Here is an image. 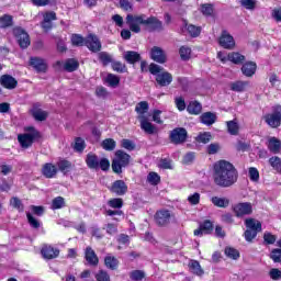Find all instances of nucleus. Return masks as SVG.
Wrapping results in <instances>:
<instances>
[{
  "label": "nucleus",
  "mask_w": 281,
  "mask_h": 281,
  "mask_svg": "<svg viewBox=\"0 0 281 281\" xmlns=\"http://www.w3.org/2000/svg\"><path fill=\"white\" fill-rule=\"evenodd\" d=\"M57 168L60 172H63L64 175H67V172L71 170L72 165H71V161L64 159L57 162Z\"/></svg>",
  "instance_id": "36"
},
{
  "label": "nucleus",
  "mask_w": 281,
  "mask_h": 281,
  "mask_svg": "<svg viewBox=\"0 0 281 281\" xmlns=\"http://www.w3.org/2000/svg\"><path fill=\"white\" fill-rule=\"evenodd\" d=\"M239 3L241 8H245V10H256L258 0H240Z\"/></svg>",
  "instance_id": "46"
},
{
  "label": "nucleus",
  "mask_w": 281,
  "mask_h": 281,
  "mask_svg": "<svg viewBox=\"0 0 281 281\" xmlns=\"http://www.w3.org/2000/svg\"><path fill=\"white\" fill-rule=\"evenodd\" d=\"M85 258L91 267H98L100 259L98 258V255H95V250L91 248V246H88L85 250Z\"/></svg>",
  "instance_id": "21"
},
{
  "label": "nucleus",
  "mask_w": 281,
  "mask_h": 281,
  "mask_svg": "<svg viewBox=\"0 0 281 281\" xmlns=\"http://www.w3.org/2000/svg\"><path fill=\"white\" fill-rule=\"evenodd\" d=\"M130 278L133 281H142L146 278V272H144L143 270H133L132 272H130Z\"/></svg>",
  "instance_id": "43"
},
{
  "label": "nucleus",
  "mask_w": 281,
  "mask_h": 281,
  "mask_svg": "<svg viewBox=\"0 0 281 281\" xmlns=\"http://www.w3.org/2000/svg\"><path fill=\"white\" fill-rule=\"evenodd\" d=\"M245 225L247 229H251L252 232H262V223L255 218H247L245 221Z\"/></svg>",
  "instance_id": "29"
},
{
  "label": "nucleus",
  "mask_w": 281,
  "mask_h": 281,
  "mask_svg": "<svg viewBox=\"0 0 281 281\" xmlns=\"http://www.w3.org/2000/svg\"><path fill=\"white\" fill-rule=\"evenodd\" d=\"M201 12L204 16H212L214 14V7L210 3L202 4Z\"/></svg>",
  "instance_id": "58"
},
{
  "label": "nucleus",
  "mask_w": 281,
  "mask_h": 281,
  "mask_svg": "<svg viewBox=\"0 0 281 281\" xmlns=\"http://www.w3.org/2000/svg\"><path fill=\"white\" fill-rule=\"evenodd\" d=\"M71 43L76 47H82V45H85V37H82V35L74 34L71 36Z\"/></svg>",
  "instance_id": "57"
},
{
  "label": "nucleus",
  "mask_w": 281,
  "mask_h": 281,
  "mask_svg": "<svg viewBox=\"0 0 281 281\" xmlns=\"http://www.w3.org/2000/svg\"><path fill=\"white\" fill-rule=\"evenodd\" d=\"M78 67H80V64L78 63V60L74 58L67 59L66 63L64 64L65 71H69V72L76 71Z\"/></svg>",
  "instance_id": "35"
},
{
  "label": "nucleus",
  "mask_w": 281,
  "mask_h": 281,
  "mask_svg": "<svg viewBox=\"0 0 281 281\" xmlns=\"http://www.w3.org/2000/svg\"><path fill=\"white\" fill-rule=\"evenodd\" d=\"M263 120L270 128H278L281 125V105L274 106L272 113L266 114Z\"/></svg>",
  "instance_id": "7"
},
{
  "label": "nucleus",
  "mask_w": 281,
  "mask_h": 281,
  "mask_svg": "<svg viewBox=\"0 0 281 281\" xmlns=\"http://www.w3.org/2000/svg\"><path fill=\"white\" fill-rule=\"evenodd\" d=\"M270 166L274 169L278 170V172H281V158L278 156H273L269 159Z\"/></svg>",
  "instance_id": "52"
},
{
  "label": "nucleus",
  "mask_w": 281,
  "mask_h": 281,
  "mask_svg": "<svg viewBox=\"0 0 281 281\" xmlns=\"http://www.w3.org/2000/svg\"><path fill=\"white\" fill-rule=\"evenodd\" d=\"M188 267L193 276H199L201 278V276H204L205 273L198 260H190Z\"/></svg>",
  "instance_id": "26"
},
{
  "label": "nucleus",
  "mask_w": 281,
  "mask_h": 281,
  "mask_svg": "<svg viewBox=\"0 0 281 281\" xmlns=\"http://www.w3.org/2000/svg\"><path fill=\"white\" fill-rule=\"evenodd\" d=\"M125 21L131 32H134V34H139V32H142L140 25H144L146 23V15L127 14Z\"/></svg>",
  "instance_id": "6"
},
{
  "label": "nucleus",
  "mask_w": 281,
  "mask_h": 281,
  "mask_svg": "<svg viewBox=\"0 0 281 281\" xmlns=\"http://www.w3.org/2000/svg\"><path fill=\"white\" fill-rule=\"evenodd\" d=\"M94 278L97 281H111V276L106 270H99L95 274Z\"/></svg>",
  "instance_id": "51"
},
{
  "label": "nucleus",
  "mask_w": 281,
  "mask_h": 281,
  "mask_svg": "<svg viewBox=\"0 0 281 281\" xmlns=\"http://www.w3.org/2000/svg\"><path fill=\"white\" fill-rule=\"evenodd\" d=\"M135 111L138 113L139 117H144V113H147L148 111V102L140 101L138 104H136Z\"/></svg>",
  "instance_id": "45"
},
{
  "label": "nucleus",
  "mask_w": 281,
  "mask_h": 281,
  "mask_svg": "<svg viewBox=\"0 0 281 281\" xmlns=\"http://www.w3.org/2000/svg\"><path fill=\"white\" fill-rule=\"evenodd\" d=\"M276 240H278V237L273 234H271L270 232H266L263 234V243L266 245H273L276 243Z\"/></svg>",
  "instance_id": "56"
},
{
  "label": "nucleus",
  "mask_w": 281,
  "mask_h": 281,
  "mask_svg": "<svg viewBox=\"0 0 281 281\" xmlns=\"http://www.w3.org/2000/svg\"><path fill=\"white\" fill-rule=\"evenodd\" d=\"M13 35L15 36L21 49H27V47H30V35L27 32H25V30H23V27H14Z\"/></svg>",
  "instance_id": "9"
},
{
  "label": "nucleus",
  "mask_w": 281,
  "mask_h": 281,
  "mask_svg": "<svg viewBox=\"0 0 281 281\" xmlns=\"http://www.w3.org/2000/svg\"><path fill=\"white\" fill-rule=\"evenodd\" d=\"M169 139L171 144L179 146L180 144H186L188 140V130L184 127H176L169 134Z\"/></svg>",
  "instance_id": "8"
},
{
  "label": "nucleus",
  "mask_w": 281,
  "mask_h": 281,
  "mask_svg": "<svg viewBox=\"0 0 281 281\" xmlns=\"http://www.w3.org/2000/svg\"><path fill=\"white\" fill-rule=\"evenodd\" d=\"M123 58L130 65H135V63H139L142 60V55L135 50H127L124 53Z\"/></svg>",
  "instance_id": "25"
},
{
  "label": "nucleus",
  "mask_w": 281,
  "mask_h": 281,
  "mask_svg": "<svg viewBox=\"0 0 281 281\" xmlns=\"http://www.w3.org/2000/svg\"><path fill=\"white\" fill-rule=\"evenodd\" d=\"M225 256L232 260H238L240 258V252L232 247H226L224 250Z\"/></svg>",
  "instance_id": "42"
},
{
  "label": "nucleus",
  "mask_w": 281,
  "mask_h": 281,
  "mask_svg": "<svg viewBox=\"0 0 281 281\" xmlns=\"http://www.w3.org/2000/svg\"><path fill=\"white\" fill-rule=\"evenodd\" d=\"M150 58L151 60H155V63H159L160 65H164L166 63L167 57H166V52L161 47L154 46L150 49Z\"/></svg>",
  "instance_id": "19"
},
{
  "label": "nucleus",
  "mask_w": 281,
  "mask_h": 281,
  "mask_svg": "<svg viewBox=\"0 0 281 281\" xmlns=\"http://www.w3.org/2000/svg\"><path fill=\"white\" fill-rule=\"evenodd\" d=\"M0 85L4 89L12 90V89H16L19 81H16V79L10 75H2L0 77Z\"/></svg>",
  "instance_id": "20"
},
{
  "label": "nucleus",
  "mask_w": 281,
  "mask_h": 281,
  "mask_svg": "<svg viewBox=\"0 0 281 281\" xmlns=\"http://www.w3.org/2000/svg\"><path fill=\"white\" fill-rule=\"evenodd\" d=\"M248 177L250 181L258 182L260 180V172L256 167H250L248 169Z\"/></svg>",
  "instance_id": "50"
},
{
  "label": "nucleus",
  "mask_w": 281,
  "mask_h": 281,
  "mask_svg": "<svg viewBox=\"0 0 281 281\" xmlns=\"http://www.w3.org/2000/svg\"><path fill=\"white\" fill-rule=\"evenodd\" d=\"M218 44L224 49H234V47H236V41H234V36H232V34H229L227 31H222Z\"/></svg>",
  "instance_id": "12"
},
{
  "label": "nucleus",
  "mask_w": 281,
  "mask_h": 281,
  "mask_svg": "<svg viewBox=\"0 0 281 281\" xmlns=\"http://www.w3.org/2000/svg\"><path fill=\"white\" fill-rule=\"evenodd\" d=\"M271 19H273L276 23H281V7L271 10Z\"/></svg>",
  "instance_id": "61"
},
{
  "label": "nucleus",
  "mask_w": 281,
  "mask_h": 281,
  "mask_svg": "<svg viewBox=\"0 0 281 281\" xmlns=\"http://www.w3.org/2000/svg\"><path fill=\"white\" fill-rule=\"evenodd\" d=\"M228 60H231V63H234V65H243V61L245 60V56L241 55L240 53H229Z\"/></svg>",
  "instance_id": "38"
},
{
  "label": "nucleus",
  "mask_w": 281,
  "mask_h": 281,
  "mask_svg": "<svg viewBox=\"0 0 281 281\" xmlns=\"http://www.w3.org/2000/svg\"><path fill=\"white\" fill-rule=\"evenodd\" d=\"M104 265L108 269L115 271V269H117V267L120 265V261L117 260V258H115L113 256H106L104 258Z\"/></svg>",
  "instance_id": "33"
},
{
  "label": "nucleus",
  "mask_w": 281,
  "mask_h": 281,
  "mask_svg": "<svg viewBox=\"0 0 281 281\" xmlns=\"http://www.w3.org/2000/svg\"><path fill=\"white\" fill-rule=\"evenodd\" d=\"M41 254L45 260H54V258H58V256H60V250L58 248H54L53 246L44 245Z\"/></svg>",
  "instance_id": "17"
},
{
  "label": "nucleus",
  "mask_w": 281,
  "mask_h": 281,
  "mask_svg": "<svg viewBox=\"0 0 281 281\" xmlns=\"http://www.w3.org/2000/svg\"><path fill=\"white\" fill-rule=\"evenodd\" d=\"M213 180L218 188H232L238 181V171L232 162L220 160L214 165Z\"/></svg>",
  "instance_id": "1"
},
{
  "label": "nucleus",
  "mask_w": 281,
  "mask_h": 281,
  "mask_svg": "<svg viewBox=\"0 0 281 281\" xmlns=\"http://www.w3.org/2000/svg\"><path fill=\"white\" fill-rule=\"evenodd\" d=\"M233 212L238 218L249 216L254 212V206L249 202L238 203L234 206Z\"/></svg>",
  "instance_id": "11"
},
{
  "label": "nucleus",
  "mask_w": 281,
  "mask_h": 281,
  "mask_svg": "<svg viewBox=\"0 0 281 281\" xmlns=\"http://www.w3.org/2000/svg\"><path fill=\"white\" fill-rule=\"evenodd\" d=\"M14 25L12 15L4 14L0 18V27L5 30L7 27H12Z\"/></svg>",
  "instance_id": "37"
},
{
  "label": "nucleus",
  "mask_w": 281,
  "mask_h": 281,
  "mask_svg": "<svg viewBox=\"0 0 281 281\" xmlns=\"http://www.w3.org/2000/svg\"><path fill=\"white\" fill-rule=\"evenodd\" d=\"M110 191L113 194H116V196H124V194L128 192V186H126V182H124V180H116L112 183Z\"/></svg>",
  "instance_id": "15"
},
{
  "label": "nucleus",
  "mask_w": 281,
  "mask_h": 281,
  "mask_svg": "<svg viewBox=\"0 0 281 281\" xmlns=\"http://www.w3.org/2000/svg\"><path fill=\"white\" fill-rule=\"evenodd\" d=\"M131 164V155L124 150L119 149L115 151V158L112 160V170L115 175H122V168H126Z\"/></svg>",
  "instance_id": "5"
},
{
  "label": "nucleus",
  "mask_w": 281,
  "mask_h": 281,
  "mask_svg": "<svg viewBox=\"0 0 281 281\" xmlns=\"http://www.w3.org/2000/svg\"><path fill=\"white\" fill-rule=\"evenodd\" d=\"M26 218L33 229H38V227H41V222H38L32 213H26Z\"/></svg>",
  "instance_id": "55"
},
{
  "label": "nucleus",
  "mask_w": 281,
  "mask_h": 281,
  "mask_svg": "<svg viewBox=\"0 0 281 281\" xmlns=\"http://www.w3.org/2000/svg\"><path fill=\"white\" fill-rule=\"evenodd\" d=\"M108 205L114 210H122L124 206V200H122V198H113L108 201Z\"/></svg>",
  "instance_id": "40"
},
{
  "label": "nucleus",
  "mask_w": 281,
  "mask_h": 281,
  "mask_svg": "<svg viewBox=\"0 0 281 281\" xmlns=\"http://www.w3.org/2000/svg\"><path fill=\"white\" fill-rule=\"evenodd\" d=\"M211 202L215 207H229V199L227 198L213 196Z\"/></svg>",
  "instance_id": "32"
},
{
  "label": "nucleus",
  "mask_w": 281,
  "mask_h": 281,
  "mask_svg": "<svg viewBox=\"0 0 281 281\" xmlns=\"http://www.w3.org/2000/svg\"><path fill=\"white\" fill-rule=\"evenodd\" d=\"M85 45L86 47H88V49L90 52H92L93 54H98V52H100L102 49V42H100V38H98L95 35L93 34H89L86 38H85Z\"/></svg>",
  "instance_id": "10"
},
{
  "label": "nucleus",
  "mask_w": 281,
  "mask_h": 281,
  "mask_svg": "<svg viewBox=\"0 0 281 281\" xmlns=\"http://www.w3.org/2000/svg\"><path fill=\"white\" fill-rule=\"evenodd\" d=\"M245 236V240H247V243H251V240H254V238H256V236H258V231H251L249 228H247L244 233Z\"/></svg>",
  "instance_id": "63"
},
{
  "label": "nucleus",
  "mask_w": 281,
  "mask_h": 281,
  "mask_svg": "<svg viewBox=\"0 0 281 281\" xmlns=\"http://www.w3.org/2000/svg\"><path fill=\"white\" fill-rule=\"evenodd\" d=\"M187 32L192 36L193 38H196L201 34V27L195 26L193 24L187 25Z\"/></svg>",
  "instance_id": "53"
},
{
  "label": "nucleus",
  "mask_w": 281,
  "mask_h": 281,
  "mask_svg": "<svg viewBox=\"0 0 281 281\" xmlns=\"http://www.w3.org/2000/svg\"><path fill=\"white\" fill-rule=\"evenodd\" d=\"M25 132L24 134L18 135V142L23 148H30L35 139H41V132L32 126L25 127Z\"/></svg>",
  "instance_id": "4"
},
{
  "label": "nucleus",
  "mask_w": 281,
  "mask_h": 281,
  "mask_svg": "<svg viewBox=\"0 0 281 281\" xmlns=\"http://www.w3.org/2000/svg\"><path fill=\"white\" fill-rule=\"evenodd\" d=\"M86 164L90 170H103L106 172L111 168V161L108 158H99L98 155L89 153L86 156Z\"/></svg>",
  "instance_id": "3"
},
{
  "label": "nucleus",
  "mask_w": 281,
  "mask_h": 281,
  "mask_svg": "<svg viewBox=\"0 0 281 281\" xmlns=\"http://www.w3.org/2000/svg\"><path fill=\"white\" fill-rule=\"evenodd\" d=\"M10 205H12V207L18 210L19 212H23L24 210L23 202H21L19 198H12L10 200Z\"/></svg>",
  "instance_id": "59"
},
{
  "label": "nucleus",
  "mask_w": 281,
  "mask_h": 281,
  "mask_svg": "<svg viewBox=\"0 0 281 281\" xmlns=\"http://www.w3.org/2000/svg\"><path fill=\"white\" fill-rule=\"evenodd\" d=\"M105 82H108V85L110 87H117L120 85V77L113 75V74H109L105 78Z\"/></svg>",
  "instance_id": "48"
},
{
  "label": "nucleus",
  "mask_w": 281,
  "mask_h": 281,
  "mask_svg": "<svg viewBox=\"0 0 281 281\" xmlns=\"http://www.w3.org/2000/svg\"><path fill=\"white\" fill-rule=\"evenodd\" d=\"M202 109H203V106L201 105V103H199L196 101L190 102L189 105L187 106V111L191 115H199V113H201Z\"/></svg>",
  "instance_id": "34"
},
{
  "label": "nucleus",
  "mask_w": 281,
  "mask_h": 281,
  "mask_svg": "<svg viewBox=\"0 0 281 281\" xmlns=\"http://www.w3.org/2000/svg\"><path fill=\"white\" fill-rule=\"evenodd\" d=\"M268 150L273 155H279L281 150V142L276 137H270L268 140Z\"/></svg>",
  "instance_id": "27"
},
{
  "label": "nucleus",
  "mask_w": 281,
  "mask_h": 281,
  "mask_svg": "<svg viewBox=\"0 0 281 281\" xmlns=\"http://www.w3.org/2000/svg\"><path fill=\"white\" fill-rule=\"evenodd\" d=\"M227 132L229 135H238L240 131V125L238 124V120L227 121L226 122Z\"/></svg>",
  "instance_id": "30"
},
{
  "label": "nucleus",
  "mask_w": 281,
  "mask_h": 281,
  "mask_svg": "<svg viewBox=\"0 0 281 281\" xmlns=\"http://www.w3.org/2000/svg\"><path fill=\"white\" fill-rule=\"evenodd\" d=\"M200 120L205 126H212V124L216 123V114L213 112H204L200 116Z\"/></svg>",
  "instance_id": "28"
},
{
  "label": "nucleus",
  "mask_w": 281,
  "mask_h": 281,
  "mask_svg": "<svg viewBox=\"0 0 281 281\" xmlns=\"http://www.w3.org/2000/svg\"><path fill=\"white\" fill-rule=\"evenodd\" d=\"M30 66L37 71V74H45L47 71V61L41 57H31Z\"/></svg>",
  "instance_id": "16"
},
{
  "label": "nucleus",
  "mask_w": 281,
  "mask_h": 281,
  "mask_svg": "<svg viewBox=\"0 0 281 281\" xmlns=\"http://www.w3.org/2000/svg\"><path fill=\"white\" fill-rule=\"evenodd\" d=\"M147 181L151 183V186H157V183L161 181V178L159 177V175H157V172H149V175L147 176Z\"/></svg>",
  "instance_id": "60"
},
{
  "label": "nucleus",
  "mask_w": 281,
  "mask_h": 281,
  "mask_svg": "<svg viewBox=\"0 0 281 281\" xmlns=\"http://www.w3.org/2000/svg\"><path fill=\"white\" fill-rule=\"evenodd\" d=\"M74 148L77 153H82L86 148L85 139L81 137L76 138Z\"/></svg>",
  "instance_id": "62"
},
{
  "label": "nucleus",
  "mask_w": 281,
  "mask_h": 281,
  "mask_svg": "<svg viewBox=\"0 0 281 281\" xmlns=\"http://www.w3.org/2000/svg\"><path fill=\"white\" fill-rule=\"evenodd\" d=\"M249 87V81H235L231 83V90L243 93Z\"/></svg>",
  "instance_id": "31"
},
{
  "label": "nucleus",
  "mask_w": 281,
  "mask_h": 281,
  "mask_svg": "<svg viewBox=\"0 0 281 281\" xmlns=\"http://www.w3.org/2000/svg\"><path fill=\"white\" fill-rule=\"evenodd\" d=\"M138 120L140 122L142 131H144V133H147V135H156V133H159L157 126L148 122V119H146V116H138Z\"/></svg>",
  "instance_id": "18"
},
{
  "label": "nucleus",
  "mask_w": 281,
  "mask_h": 281,
  "mask_svg": "<svg viewBox=\"0 0 281 281\" xmlns=\"http://www.w3.org/2000/svg\"><path fill=\"white\" fill-rule=\"evenodd\" d=\"M170 211L168 210H160L155 214V221L156 224L159 227H166V225L170 224V218H171Z\"/></svg>",
  "instance_id": "14"
},
{
  "label": "nucleus",
  "mask_w": 281,
  "mask_h": 281,
  "mask_svg": "<svg viewBox=\"0 0 281 281\" xmlns=\"http://www.w3.org/2000/svg\"><path fill=\"white\" fill-rule=\"evenodd\" d=\"M214 229V224L209 220L204 221L203 224L200 225V228L194 231V236H203V234H212Z\"/></svg>",
  "instance_id": "23"
},
{
  "label": "nucleus",
  "mask_w": 281,
  "mask_h": 281,
  "mask_svg": "<svg viewBox=\"0 0 281 281\" xmlns=\"http://www.w3.org/2000/svg\"><path fill=\"white\" fill-rule=\"evenodd\" d=\"M32 115L37 122H45V120H47L48 114L42 109H34L32 111Z\"/></svg>",
  "instance_id": "39"
},
{
  "label": "nucleus",
  "mask_w": 281,
  "mask_h": 281,
  "mask_svg": "<svg viewBox=\"0 0 281 281\" xmlns=\"http://www.w3.org/2000/svg\"><path fill=\"white\" fill-rule=\"evenodd\" d=\"M65 207V198L57 196L52 201V210H63Z\"/></svg>",
  "instance_id": "44"
},
{
  "label": "nucleus",
  "mask_w": 281,
  "mask_h": 281,
  "mask_svg": "<svg viewBox=\"0 0 281 281\" xmlns=\"http://www.w3.org/2000/svg\"><path fill=\"white\" fill-rule=\"evenodd\" d=\"M99 60L102 63L103 67H106V65H111V63H113V57L106 52H101L99 53Z\"/></svg>",
  "instance_id": "41"
},
{
  "label": "nucleus",
  "mask_w": 281,
  "mask_h": 281,
  "mask_svg": "<svg viewBox=\"0 0 281 281\" xmlns=\"http://www.w3.org/2000/svg\"><path fill=\"white\" fill-rule=\"evenodd\" d=\"M149 72L156 76V82L159 87H168L172 83V74L164 71V67L157 64L149 65Z\"/></svg>",
  "instance_id": "2"
},
{
  "label": "nucleus",
  "mask_w": 281,
  "mask_h": 281,
  "mask_svg": "<svg viewBox=\"0 0 281 281\" xmlns=\"http://www.w3.org/2000/svg\"><path fill=\"white\" fill-rule=\"evenodd\" d=\"M270 258L271 260H273V262H281V249L280 248L273 249L270 254Z\"/></svg>",
  "instance_id": "64"
},
{
  "label": "nucleus",
  "mask_w": 281,
  "mask_h": 281,
  "mask_svg": "<svg viewBox=\"0 0 281 281\" xmlns=\"http://www.w3.org/2000/svg\"><path fill=\"white\" fill-rule=\"evenodd\" d=\"M258 66L254 61H247L241 66V72L247 78H251L256 74Z\"/></svg>",
  "instance_id": "24"
},
{
  "label": "nucleus",
  "mask_w": 281,
  "mask_h": 281,
  "mask_svg": "<svg viewBox=\"0 0 281 281\" xmlns=\"http://www.w3.org/2000/svg\"><path fill=\"white\" fill-rule=\"evenodd\" d=\"M144 25L147 32H161L164 30V24L155 16L145 18Z\"/></svg>",
  "instance_id": "13"
},
{
  "label": "nucleus",
  "mask_w": 281,
  "mask_h": 281,
  "mask_svg": "<svg viewBox=\"0 0 281 281\" xmlns=\"http://www.w3.org/2000/svg\"><path fill=\"white\" fill-rule=\"evenodd\" d=\"M115 140L113 138H106L102 142V148L104 150H115Z\"/></svg>",
  "instance_id": "54"
},
{
  "label": "nucleus",
  "mask_w": 281,
  "mask_h": 281,
  "mask_svg": "<svg viewBox=\"0 0 281 281\" xmlns=\"http://www.w3.org/2000/svg\"><path fill=\"white\" fill-rule=\"evenodd\" d=\"M196 142H199L200 144H210V142H212V134L210 132L199 134V136L196 137Z\"/></svg>",
  "instance_id": "49"
},
{
  "label": "nucleus",
  "mask_w": 281,
  "mask_h": 281,
  "mask_svg": "<svg viewBox=\"0 0 281 281\" xmlns=\"http://www.w3.org/2000/svg\"><path fill=\"white\" fill-rule=\"evenodd\" d=\"M58 173V168H56V166H54L50 162H46L43 168H42V175L46 178V179H54V177Z\"/></svg>",
  "instance_id": "22"
},
{
  "label": "nucleus",
  "mask_w": 281,
  "mask_h": 281,
  "mask_svg": "<svg viewBox=\"0 0 281 281\" xmlns=\"http://www.w3.org/2000/svg\"><path fill=\"white\" fill-rule=\"evenodd\" d=\"M181 60H190V56L192 54V49L188 46H182L179 49Z\"/></svg>",
  "instance_id": "47"
}]
</instances>
